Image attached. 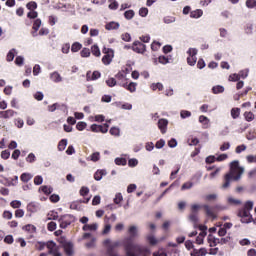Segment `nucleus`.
Masks as SVG:
<instances>
[{
  "label": "nucleus",
  "instance_id": "obj_1",
  "mask_svg": "<svg viewBox=\"0 0 256 256\" xmlns=\"http://www.w3.org/2000/svg\"><path fill=\"white\" fill-rule=\"evenodd\" d=\"M128 233L130 237L126 238L123 244L126 256H147L151 253L149 247L133 242V239H135V237H139V227H137L136 225L129 226Z\"/></svg>",
  "mask_w": 256,
  "mask_h": 256
},
{
  "label": "nucleus",
  "instance_id": "obj_2",
  "mask_svg": "<svg viewBox=\"0 0 256 256\" xmlns=\"http://www.w3.org/2000/svg\"><path fill=\"white\" fill-rule=\"evenodd\" d=\"M245 173V168L239 166V160H234L230 163V171L224 176L223 189H227L232 181H239L241 176Z\"/></svg>",
  "mask_w": 256,
  "mask_h": 256
},
{
  "label": "nucleus",
  "instance_id": "obj_3",
  "mask_svg": "<svg viewBox=\"0 0 256 256\" xmlns=\"http://www.w3.org/2000/svg\"><path fill=\"white\" fill-rule=\"evenodd\" d=\"M253 201L249 200L245 203L244 208L238 211V217L241 218V223H251L253 217L249 211L253 210Z\"/></svg>",
  "mask_w": 256,
  "mask_h": 256
},
{
  "label": "nucleus",
  "instance_id": "obj_4",
  "mask_svg": "<svg viewBox=\"0 0 256 256\" xmlns=\"http://www.w3.org/2000/svg\"><path fill=\"white\" fill-rule=\"evenodd\" d=\"M102 53L104 56L102 57V63L103 65H111L113 62V59L115 57V50L111 48L104 47L102 49Z\"/></svg>",
  "mask_w": 256,
  "mask_h": 256
},
{
  "label": "nucleus",
  "instance_id": "obj_5",
  "mask_svg": "<svg viewBox=\"0 0 256 256\" xmlns=\"http://www.w3.org/2000/svg\"><path fill=\"white\" fill-rule=\"evenodd\" d=\"M58 221L61 229H67V227H69L71 223L75 222V217L70 214H65L63 216H60Z\"/></svg>",
  "mask_w": 256,
  "mask_h": 256
},
{
  "label": "nucleus",
  "instance_id": "obj_6",
  "mask_svg": "<svg viewBox=\"0 0 256 256\" xmlns=\"http://www.w3.org/2000/svg\"><path fill=\"white\" fill-rule=\"evenodd\" d=\"M46 247L48 249V255L63 256V254H61V252L59 251V246H57L55 242L53 241L47 242Z\"/></svg>",
  "mask_w": 256,
  "mask_h": 256
},
{
  "label": "nucleus",
  "instance_id": "obj_7",
  "mask_svg": "<svg viewBox=\"0 0 256 256\" xmlns=\"http://www.w3.org/2000/svg\"><path fill=\"white\" fill-rule=\"evenodd\" d=\"M132 51H135V53H145L147 51V46L140 41H134L132 45Z\"/></svg>",
  "mask_w": 256,
  "mask_h": 256
},
{
  "label": "nucleus",
  "instance_id": "obj_8",
  "mask_svg": "<svg viewBox=\"0 0 256 256\" xmlns=\"http://www.w3.org/2000/svg\"><path fill=\"white\" fill-rule=\"evenodd\" d=\"M158 129L160 130V133H162V135H165V133H167V127L169 125V120L165 119V118H161L158 120Z\"/></svg>",
  "mask_w": 256,
  "mask_h": 256
},
{
  "label": "nucleus",
  "instance_id": "obj_9",
  "mask_svg": "<svg viewBox=\"0 0 256 256\" xmlns=\"http://www.w3.org/2000/svg\"><path fill=\"white\" fill-rule=\"evenodd\" d=\"M120 86L124 87V89H126L130 93H135L137 91L136 82H130L129 84L127 82H120Z\"/></svg>",
  "mask_w": 256,
  "mask_h": 256
},
{
  "label": "nucleus",
  "instance_id": "obj_10",
  "mask_svg": "<svg viewBox=\"0 0 256 256\" xmlns=\"http://www.w3.org/2000/svg\"><path fill=\"white\" fill-rule=\"evenodd\" d=\"M49 79L52 81V83H62L63 82V76L57 71H53L49 74Z\"/></svg>",
  "mask_w": 256,
  "mask_h": 256
},
{
  "label": "nucleus",
  "instance_id": "obj_11",
  "mask_svg": "<svg viewBox=\"0 0 256 256\" xmlns=\"http://www.w3.org/2000/svg\"><path fill=\"white\" fill-rule=\"evenodd\" d=\"M198 121L201 123L202 129H209L211 127V120L207 116L201 115Z\"/></svg>",
  "mask_w": 256,
  "mask_h": 256
},
{
  "label": "nucleus",
  "instance_id": "obj_12",
  "mask_svg": "<svg viewBox=\"0 0 256 256\" xmlns=\"http://www.w3.org/2000/svg\"><path fill=\"white\" fill-rule=\"evenodd\" d=\"M62 247L66 253V255L71 256L73 255V243L69 241L62 242Z\"/></svg>",
  "mask_w": 256,
  "mask_h": 256
},
{
  "label": "nucleus",
  "instance_id": "obj_13",
  "mask_svg": "<svg viewBox=\"0 0 256 256\" xmlns=\"http://www.w3.org/2000/svg\"><path fill=\"white\" fill-rule=\"evenodd\" d=\"M41 210V205L37 202H32L27 205V211L29 213H37Z\"/></svg>",
  "mask_w": 256,
  "mask_h": 256
},
{
  "label": "nucleus",
  "instance_id": "obj_14",
  "mask_svg": "<svg viewBox=\"0 0 256 256\" xmlns=\"http://www.w3.org/2000/svg\"><path fill=\"white\" fill-rule=\"evenodd\" d=\"M101 77V72L99 71H94L93 73L87 72L86 74V80L87 81H97Z\"/></svg>",
  "mask_w": 256,
  "mask_h": 256
},
{
  "label": "nucleus",
  "instance_id": "obj_15",
  "mask_svg": "<svg viewBox=\"0 0 256 256\" xmlns=\"http://www.w3.org/2000/svg\"><path fill=\"white\" fill-rule=\"evenodd\" d=\"M23 231H26L27 233H30V237H33L34 233H37V227L33 224H27L22 227Z\"/></svg>",
  "mask_w": 256,
  "mask_h": 256
},
{
  "label": "nucleus",
  "instance_id": "obj_16",
  "mask_svg": "<svg viewBox=\"0 0 256 256\" xmlns=\"http://www.w3.org/2000/svg\"><path fill=\"white\" fill-rule=\"evenodd\" d=\"M105 175H107V170H105V169L97 170L94 173V179H95V181H101V179H103V177H105Z\"/></svg>",
  "mask_w": 256,
  "mask_h": 256
},
{
  "label": "nucleus",
  "instance_id": "obj_17",
  "mask_svg": "<svg viewBox=\"0 0 256 256\" xmlns=\"http://www.w3.org/2000/svg\"><path fill=\"white\" fill-rule=\"evenodd\" d=\"M119 27H120L119 22H115V21L109 22L105 25V29L107 31H115L119 29Z\"/></svg>",
  "mask_w": 256,
  "mask_h": 256
},
{
  "label": "nucleus",
  "instance_id": "obj_18",
  "mask_svg": "<svg viewBox=\"0 0 256 256\" xmlns=\"http://www.w3.org/2000/svg\"><path fill=\"white\" fill-rule=\"evenodd\" d=\"M191 256H205L207 255V248L194 249L191 253Z\"/></svg>",
  "mask_w": 256,
  "mask_h": 256
},
{
  "label": "nucleus",
  "instance_id": "obj_19",
  "mask_svg": "<svg viewBox=\"0 0 256 256\" xmlns=\"http://www.w3.org/2000/svg\"><path fill=\"white\" fill-rule=\"evenodd\" d=\"M13 115H15V111L13 110L0 111V118L2 119H11Z\"/></svg>",
  "mask_w": 256,
  "mask_h": 256
},
{
  "label": "nucleus",
  "instance_id": "obj_20",
  "mask_svg": "<svg viewBox=\"0 0 256 256\" xmlns=\"http://www.w3.org/2000/svg\"><path fill=\"white\" fill-rule=\"evenodd\" d=\"M227 203H228L229 205H232V206H234V207H237V206L241 205L243 202H242L241 200L237 199V198H233V196H229V197L227 198Z\"/></svg>",
  "mask_w": 256,
  "mask_h": 256
},
{
  "label": "nucleus",
  "instance_id": "obj_21",
  "mask_svg": "<svg viewBox=\"0 0 256 256\" xmlns=\"http://www.w3.org/2000/svg\"><path fill=\"white\" fill-rule=\"evenodd\" d=\"M190 17H191V19H199V18L203 17V10L196 9V10L190 12Z\"/></svg>",
  "mask_w": 256,
  "mask_h": 256
},
{
  "label": "nucleus",
  "instance_id": "obj_22",
  "mask_svg": "<svg viewBox=\"0 0 256 256\" xmlns=\"http://www.w3.org/2000/svg\"><path fill=\"white\" fill-rule=\"evenodd\" d=\"M115 77L119 81V85H121V83H127V75H125V72H118Z\"/></svg>",
  "mask_w": 256,
  "mask_h": 256
},
{
  "label": "nucleus",
  "instance_id": "obj_23",
  "mask_svg": "<svg viewBox=\"0 0 256 256\" xmlns=\"http://www.w3.org/2000/svg\"><path fill=\"white\" fill-rule=\"evenodd\" d=\"M99 228V225L97 223H93V224H86L83 226V231H97V229Z\"/></svg>",
  "mask_w": 256,
  "mask_h": 256
},
{
  "label": "nucleus",
  "instance_id": "obj_24",
  "mask_svg": "<svg viewBox=\"0 0 256 256\" xmlns=\"http://www.w3.org/2000/svg\"><path fill=\"white\" fill-rule=\"evenodd\" d=\"M100 159L101 153L99 152H94L87 158L88 161H93V163H97V161H99Z\"/></svg>",
  "mask_w": 256,
  "mask_h": 256
},
{
  "label": "nucleus",
  "instance_id": "obj_25",
  "mask_svg": "<svg viewBox=\"0 0 256 256\" xmlns=\"http://www.w3.org/2000/svg\"><path fill=\"white\" fill-rule=\"evenodd\" d=\"M203 208L206 211L207 217H211V219H216L217 218V216L213 212V209H211V207H209V205H204Z\"/></svg>",
  "mask_w": 256,
  "mask_h": 256
},
{
  "label": "nucleus",
  "instance_id": "obj_26",
  "mask_svg": "<svg viewBox=\"0 0 256 256\" xmlns=\"http://www.w3.org/2000/svg\"><path fill=\"white\" fill-rule=\"evenodd\" d=\"M20 179L23 183H29L33 179V175L31 173H22Z\"/></svg>",
  "mask_w": 256,
  "mask_h": 256
},
{
  "label": "nucleus",
  "instance_id": "obj_27",
  "mask_svg": "<svg viewBox=\"0 0 256 256\" xmlns=\"http://www.w3.org/2000/svg\"><path fill=\"white\" fill-rule=\"evenodd\" d=\"M91 53L94 55V57H101V50L99 49V46L97 44H94L91 47Z\"/></svg>",
  "mask_w": 256,
  "mask_h": 256
},
{
  "label": "nucleus",
  "instance_id": "obj_28",
  "mask_svg": "<svg viewBox=\"0 0 256 256\" xmlns=\"http://www.w3.org/2000/svg\"><path fill=\"white\" fill-rule=\"evenodd\" d=\"M108 3V8L112 11H117V9H119V2H117V0H108Z\"/></svg>",
  "mask_w": 256,
  "mask_h": 256
},
{
  "label": "nucleus",
  "instance_id": "obj_29",
  "mask_svg": "<svg viewBox=\"0 0 256 256\" xmlns=\"http://www.w3.org/2000/svg\"><path fill=\"white\" fill-rule=\"evenodd\" d=\"M15 53H17V50L15 48L11 49L6 56V61L11 63L15 59Z\"/></svg>",
  "mask_w": 256,
  "mask_h": 256
},
{
  "label": "nucleus",
  "instance_id": "obj_30",
  "mask_svg": "<svg viewBox=\"0 0 256 256\" xmlns=\"http://www.w3.org/2000/svg\"><path fill=\"white\" fill-rule=\"evenodd\" d=\"M150 89H152V91H163L164 87L163 84L161 82L158 83H153L150 85Z\"/></svg>",
  "mask_w": 256,
  "mask_h": 256
},
{
  "label": "nucleus",
  "instance_id": "obj_31",
  "mask_svg": "<svg viewBox=\"0 0 256 256\" xmlns=\"http://www.w3.org/2000/svg\"><path fill=\"white\" fill-rule=\"evenodd\" d=\"M175 185H177V182L172 183L165 191H163L158 197L157 201H161L162 197H165V195H167V193H169V191H171Z\"/></svg>",
  "mask_w": 256,
  "mask_h": 256
},
{
  "label": "nucleus",
  "instance_id": "obj_32",
  "mask_svg": "<svg viewBox=\"0 0 256 256\" xmlns=\"http://www.w3.org/2000/svg\"><path fill=\"white\" fill-rule=\"evenodd\" d=\"M224 91L225 87L222 85H217L212 88V93H214V95H219V93H223Z\"/></svg>",
  "mask_w": 256,
  "mask_h": 256
},
{
  "label": "nucleus",
  "instance_id": "obj_33",
  "mask_svg": "<svg viewBox=\"0 0 256 256\" xmlns=\"http://www.w3.org/2000/svg\"><path fill=\"white\" fill-rule=\"evenodd\" d=\"M114 163H115V165L125 167V165H127V159L117 157V158H115Z\"/></svg>",
  "mask_w": 256,
  "mask_h": 256
},
{
  "label": "nucleus",
  "instance_id": "obj_34",
  "mask_svg": "<svg viewBox=\"0 0 256 256\" xmlns=\"http://www.w3.org/2000/svg\"><path fill=\"white\" fill-rule=\"evenodd\" d=\"M82 47H83V45L81 43L75 42L71 46V51H72V53H77L78 51H81Z\"/></svg>",
  "mask_w": 256,
  "mask_h": 256
},
{
  "label": "nucleus",
  "instance_id": "obj_35",
  "mask_svg": "<svg viewBox=\"0 0 256 256\" xmlns=\"http://www.w3.org/2000/svg\"><path fill=\"white\" fill-rule=\"evenodd\" d=\"M124 17L127 19V21H131L133 17H135V11L134 10H127L124 12Z\"/></svg>",
  "mask_w": 256,
  "mask_h": 256
},
{
  "label": "nucleus",
  "instance_id": "obj_36",
  "mask_svg": "<svg viewBox=\"0 0 256 256\" xmlns=\"http://www.w3.org/2000/svg\"><path fill=\"white\" fill-rule=\"evenodd\" d=\"M110 135H113L114 137H120L121 136V129L118 127H112L110 129Z\"/></svg>",
  "mask_w": 256,
  "mask_h": 256
},
{
  "label": "nucleus",
  "instance_id": "obj_37",
  "mask_svg": "<svg viewBox=\"0 0 256 256\" xmlns=\"http://www.w3.org/2000/svg\"><path fill=\"white\" fill-rule=\"evenodd\" d=\"M66 148H67V139H62L58 143V151H65Z\"/></svg>",
  "mask_w": 256,
  "mask_h": 256
},
{
  "label": "nucleus",
  "instance_id": "obj_38",
  "mask_svg": "<svg viewBox=\"0 0 256 256\" xmlns=\"http://www.w3.org/2000/svg\"><path fill=\"white\" fill-rule=\"evenodd\" d=\"M245 120L248 121V123H251L255 119V114L253 112H245L244 113Z\"/></svg>",
  "mask_w": 256,
  "mask_h": 256
},
{
  "label": "nucleus",
  "instance_id": "obj_39",
  "mask_svg": "<svg viewBox=\"0 0 256 256\" xmlns=\"http://www.w3.org/2000/svg\"><path fill=\"white\" fill-rule=\"evenodd\" d=\"M41 192L44 193L45 195H51L53 193V188L49 186H42L40 188Z\"/></svg>",
  "mask_w": 256,
  "mask_h": 256
},
{
  "label": "nucleus",
  "instance_id": "obj_40",
  "mask_svg": "<svg viewBox=\"0 0 256 256\" xmlns=\"http://www.w3.org/2000/svg\"><path fill=\"white\" fill-rule=\"evenodd\" d=\"M197 53H199V50H197V48H189L187 50L188 57H197Z\"/></svg>",
  "mask_w": 256,
  "mask_h": 256
},
{
  "label": "nucleus",
  "instance_id": "obj_41",
  "mask_svg": "<svg viewBox=\"0 0 256 256\" xmlns=\"http://www.w3.org/2000/svg\"><path fill=\"white\" fill-rule=\"evenodd\" d=\"M189 220L191 221V223H194L197 224L198 221H199V216H197V213L195 212H192L190 215H189Z\"/></svg>",
  "mask_w": 256,
  "mask_h": 256
},
{
  "label": "nucleus",
  "instance_id": "obj_42",
  "mask_svg": "<svg viewBox=\"0 0 256 256\" xmlns=\"http://www.w3.org/2000/svg\"><path fill=\"white\" fill-rule=\"evenodd\" d=\"M86 128H87V124L83 121H80L76 124V129L78 131H85Z\"/></svg>",
  "mask_w": 256,
  "mask_h": 256
},
{
  "label": "nucleus",
  "instance_id": "obj_43",
  "mask_svg": "<svg viewBox=\"0 0 256 256\" xmlns=\"http://www.w3.org/2000/svg\"><path fill=\"white\" fill-rule=\"evenodd\" d=\"M163 21L166 25H171V23H175L176 19L173 16H166Z\"/></svg>",
  "mask_w": 256,
  "mask_h": 256
},
{
  "label": "nucleus",
  "instance_id": "obj_44",
  "mask_svg": "<svg viewBox=\"0 0 256 256\" xmlns=\"http://www.w3.org/2000/svg\"><path fill=\"white\" fill-rule=\"evenodd\" d=\"M240 114H241V110L239 108H233L231 110V117L234 119H237V117H239Z\"/></svg>",
  "mask_w": 256,
  "mask_h": 256
},
{
  "label": "nucleus",
  "instance_id": "obj_45",
  "mask_svg": "<svg viewBox=\"0 0 256 256\" xmlns=\"http://www.w3.org/2000/svg\"><path fill=\"white\" fill-rule=\"evenodd\" d=\"M187 63L190 67H195L197 64V57H187Z\"/></svg>",
  "mask_w": 256,
  "mask_h": 256
},
{
  "label": "nucleus",
  "instance_id": "obj_46",
  "mask_svg": "<svg viewBox=\"0 0 256 256\" xmlns=\"http://www.w3.org/2000/svg\"><path fill=\"white\" fill-rule=\"evenodd\" d=\"M240 79H247V77H249V69H245V70H241L238 73Z\"/></svg>",
  "mask_w": 256,
  "mask_h": 256
},
{
  "label": "nucleus",
  "instance_id": "obj_47",
  "mask_svg": "<svg viewBox=\"0 0 256 256\" xmlns=\"http://www.w3.org/2000/svg\"><path fill=\"white\" fill-rule=\"evenodd\" d=\"M129 167H137L139 165V160L137 158H131L128 160Z\"/></svg>",
  "mask_w": 256,
  "mask_h": 256
},
{
  "label": "nucleus",
  "instance_id": "obj_48",
  "mask_svg": "<svg viewBox=\"0 0 256 256\" xmlns=\"http://www.w3.org/2000/svg\"><path fill=\"white\" fill-rule=\"evenodd\" d=\"M139 15L140 17H147V15H149V9L145 7L140 8Z\"/></svg>",
  "mask_w": 256,
  "mask_h": 256
},
{
  "label": "nucleus",
  "instance_id": "obj_49",
  "mask_svg": "<svg viewBox=\"0 0 256 256\" xmlns=\"http://www.w3.org/2000/svg\"><path fill=\"white\" fill-rule=\"evenodd\" d=\"M81 57H90L91 56V50L89 48H83L80 52Z\"/></svg>",
  "mask_w": 256,
  "mask_h": 256
},
{
  "label": "nucleus",
  "instance_id": "obj_50",
  "mask_svg": "<svg viewBox=\"0 0 256 256\" xmlns=\"http://www.w3.org/2000/svg\"><path fill=\"white\" fill-rule=\"evenodd\" d=\"M246 7L248 9H255V7H256V0H247L246 1Z\"/></svg>",
  "mask_w": 256,
  "mask_h": 256
},
{
  "label": "nucleus",
  "instance_id": "obj_51",
  "mask_svg": "<svg viewBox=\"0 0 256 256\" xmlns=\"http://www.w3.org/2000/svg\"><path fill=\"white\" fill-rule=\"evenodd\" d=\"M147 241H148V243H150L151 245H157V238H155V236H153V235H148L147 236Z\"/></svg>",
  "mask_w": 256,
  "mask_h": 256
},
{
  "label": "nucleus",
  "instance_id": "obj_52",
  "mask_svg": "<svg viewBox=\"0 0 256 256\" xmlns=\"http://www.w3.org/2000/svg\"><path fill=\"white\" fill-rule=\"evenodd\" d=\"M180 117H181V119H187V118L191 117V112L188 110H182L180 112Z\"/></svg>",
  "mask_w": 256,
  "mask_h": 256
},
{
  "label": "nucleus",
  "instance_id": "obj_53",
  "mask_svg": "<svg viewBox=\"0 0 256 256\" xmlns=\"http://www.w3.org/2000/svg\"><path fill=\"white\" fill-rule=\"evenodd\" d=\"M158 62L161 63V65H167L169 63V58H167V56H159Z\"/></svg>",
  "mask_w": 256,
  "mask_h": 256
},
{
  "label": "nucleus",
  "instance_id": "obj_54",
  "mask_svg": "<svg viewBox=\"0 0 256 256\" xmlns=\"http://www.w3.org/2000/svg\"><path fill=\"white\" fill-rule=\"evenodd\" d=\"M15 63L16 65H18V67H21L23 63H25V58L23 56H17L15 59Z\"/></svg>",
  "mask_w": 256,
  "mask_h": 256
},
{
  "label": "nucleus",
  "instance_id": "obj_55",
  "mask_svg": "<svg viewBox=\"0 0 256 256\" xmlns=\"http://www.w3.org/2000/svg\"><path fill=\"white\" fill-rule=\"evenodd\" d=\"M80 195H81V197H85L86 195H89V187H87V186L81 187Z\"/></svg>",
  "mask_w": 256,
  "mask_h": 256
},
{
  "label": "nucleus",
  "instance_id": "obj_56",
  "mask_svg": "<svg viewBox=\"0 0 256 256\" xmlns=\"http://www.w3.org/2000/svg\"><path fill=\"white\" fill-rule=\"evenodd\" d=\"M26 7L30 11H35V9H37V2L31 1L26 5Z\"/></svg>",
  "mask_w": 256,
  "mask_h": 256
},
{
  "label": "nucleus",
  "instance_id": "obj_57",
  "mask_svg": "<svg viewBox=\"0 0 256 256\" xmlns=\"http://www.w3.org/2000/svg\"><path fill=\"white\" fill-rule=\"evenodd\" d=\"M193 188V182H186L182 185L181 191H187V189Z\"/></svg>",
  "mask_w": 256,
  "mask_h": 256
},
{
  "label": "nucleus",
  "instance_id": "obj_58",
  "mask_svg": "<svg viewBox=\"0 0 256 256\" xmlns=\"http://www.w3.org/2000/svg\"><path fill=\"white\" fill-rule=\"evenodd\" d=\"M246 150H247V146L242 144V145H239V146L236 147L235 153L240 154V153H243V151H246Z\"/></svg>",
  "mask_w": 256,
  "mask_h": 256
},
{
  "label": "nucleus",
  "instance_id": "obj_59",
  "mask_svg": "<svg viewBox=\"0 0 256 256\" xmlns=\"http://www.w3.org/2000/svg\"><path fill=\"white\" fill-rule=\"evenodd\" d=\"M160 48H161V43L160 42L154 41L151 44L152 51H159Z\"/></svg>",
  "mask_w": 256,
  "mask_h": 256
},
{
  "label": "nucleus",
  "instance_id": "obj_60",
  "mask_svg": "<svg viewBox=\"0 0 256 256\" xmlns=\"http://www.w3.org/2000/svg\"><path fill=\"white\" fill-rule=\"evenodd\" d=\"M106 85H108V87H115V85H117V80H115V78H109L106 80Z\"/></svg>",
  "mask_w": 256,
  "mask_h": 256
},
{
  "label": "nucleus",
  "instance_id": "obj_61",
  "mask_svg": "<svg viewBox=\"0 0 256 256\" xmlns=\"http://www.w3.org/2000/svg\"><path fill=\"white\" fill-rule=\"evenodd\" d=\"M43 184V176L38 175L34 177V185H42Z\"/></svg>",
  "mask_w": 256,
  "mask_h": 256
},
{
  "label": "nucleus",
  "instance_id": "obj_62",
  "mask_svg": "<svg viewBox=\"0 0 256 256\" xmlns=\"http://www.w3.org/2000/svg\"><path fill=\"white\" fill-rule=\"evenodd\" d=\"M156 149H163L165 147V140L160 139L155 144Z\"/></svg>",
  "mask_w": 256,
  "mask_h": 256
},
{
  "label": "nucleus",
  "instance_id": "obj_63",
  "mask_svg": "<svg viewBox=\"0 0 256 256\" xmlns=\"http://www.w3.org/2000/svg\"><path fill=\"white\" fill-rule=\"evenodd\" d=\"M39 27H41V19H36L33 24L34 31H39Z\"/></svg>",
  "mask_w": 256,
  "mask_h": 256
},
{
  "label": "nucleus",
  "instance_id": "obj_64",
  "mask_svg": "<svg viewBox=\"0 0 256 256\" xmlns=\"http://www.w3.org/2000/svg\"><path fill=\"white\" fill-rule=\"evenodd\" d=\"M35 247L38 251H43V249H45V243L44 242H36Z\"/></svg>",
  "mask_w": 256,
  "mask_h": 256
}]
</instances>
